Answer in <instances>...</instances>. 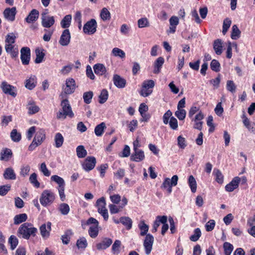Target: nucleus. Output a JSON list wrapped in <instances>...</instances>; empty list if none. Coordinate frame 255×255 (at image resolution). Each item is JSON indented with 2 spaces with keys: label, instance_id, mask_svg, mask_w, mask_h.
<instances>
[{
  "label": "nucleus",
  "instance_id": "09e8293b",
  "mask_svg": "<svg viewBox=\"0 0 255 255\" xmlns=\"http://www.w3.org/2000/svg\"><path fill=\"white\" fill-rule=\"evenodd\" d=\"M76 245L78 249H85L88 245L86 238L84 237L80 238L77 241Z\"/></svg>",
  "mask_w": 255,
  "mask_h": 255
},
{
  "label": "nucleus",
  "instance_id": "69168bd1",
  "mask_svg": "<svg viewBox=\"0 0 255 255\" xmlns=\"http://www.w3.org/2000/svg\"><path fill=\"white\" fill-rule=\"evenodd\" d=\"M227 89L229 91L234 93L236 92V86L234 82L232 80H228L227 82Z\"/></svg>",
  "mask_w": 255,
  "mask_h": 255
},
{
  "label": "nucleus",
  "instance_id": "f704fd0d",
  "mask_svg": "<svg viewBox=\"0 0 255 255\" xmlns=\"http://www.w3.org/2000/svg\"><path fill=\"white\" fill-rule=\"evenodd\" d=\"M138 227L140 230V236H146L149 229L148 226L146 225L143 221H141L138 225Z\"/></svg>",
  "mask_w": 255,
  "mask_h": 255
},
{
  "label": "nucleus",
  "instance_id": "4c0bfd02",
  "mask_svg": "<svg viewBox=\"0 0 255 255\" xmlns=\"http://www.w3.org/2000/svg\"><path fill=\"white\" fill-rule=\"evenodd\" d=\"M172 185H171L170 179L169 178H166L164 179L161 187V188L167 189L168 193L170 194L172 190Z\"/></svg>",
  "mask_w": 255,
  "mask_h": 255
},
{
  "label": "nucleus",
  "instance_id": "3c124183",
  "mask_svg": "<svg viewBox=\"0 0 255 255\" xmlns=\"http://www.w3.org/2000/svg\"><path fill=\"white\" fill-rule=\"evenodd\" d=\"M10 137L11 139L14 142H18L21 139V134L17 131V130L13 129L10 133Z\"/></svg>",
  "mask_w": 255,
  "mask_h": 255
},
{
  "label": "nucleus",
  "instance_id": "a18cd8bd",
  "mask_svg": "<svg viewBox=\"0 0 255 255\" xmlns=\"http://www.w3.org/2000/svg\"><path fill=\"white\" fill-rule=\"evenodd\" d=\"M108 92L107 90L103 89L102 90L101 92V94L99 96V102L100 104H104L105 103L108 98Z\"/></svg>",
  "mask_w": 255,
  "mask_h": 255
},
{
  "label": "nucleus",
  "instance_id": "f3484780",
  "mask_svg": "<svg viewBox=\"0 0 255 255\" xmlns=\"http://www.w3.org/2000/svg\"><path fill=\"white\" fill-rule=\"evenodd\" d=\"M5 50L8 54H10L11 58L17 57L18 54V48L13 44H5Z\"/></svg>",
  "mask_w": 255,
  "mask_h": 255
},
{
  "label": "nucleus",
  "instance_id": "423d86ee",
  "mask_svg": "<svg viewBox=\"0 0 255 255\" xmlns=\"http://www.w3.org/2000/svg\"><path fill=\"white\" fill-rule=\"evenodd\" d=\"M97 22L95 19H91L87 21L84 25L83 31L88 34H93L97 30Z\"/></svg>",
  "mask_w": 255,
  "mask_h": 255
},
{
  "label": "nucleus",
  "instance_id": "774afa93",
  "mask_svg": "<svg viewBox=\"0 0 255 255\" xmlns=\"http://www.w3.org/2000/svg\"><path fill=\"white\" fill-rule=\"evenodd\" d=\"M177 142L178 146L182 149L185 148L187 146L185 138L181 135L178 136Z\"/></svg>",
  "mask_w": 255,
  "mask_h": 255
},
{
  "label": "nucleus",
  "instance_id": "a878e982",
  "mask_svg": "<svg viewBox=\"0 0 255 255\" xmlns=\"http://www.w3.org/2000/svg\"><path fill=\"white\" fill-rule=\"evenodd\" d=\"M36 77L35 76H32L26 80L25 87L29 90H32L36 86Z\"/></svg>",
  "mask_w": 255,
  "mask_h": 255
},
{
  "label": "nucleus",
  "instance_id": "a211bd4d",
  "mask_svg": "<svg viewBox=\"0 0 255 255\" xmlns=\"http://www.w3.org/2000/svg\"><path fill=\"white\" fill-rule=\"evenodd\" d=\"M241 180L239 177H235L233 179L225 186V189L227 191L232 192L235 189L238 187L239 183Z\"/></svg>",
  "mask_w": 255,
  "mask_h": 255
},
{
  "label": "nucleus",
  "instance_id": "ddd939ff",
  "mask_svg": "<svg viewBox=\"0 0 255 255\" xmlns=\"http://www.w3.org/2000/svg\"><path fill=\"white\" fill-rule=\"evenodd\" d=\"M61 106L62 107V111L65 113L66 116H67L70 118L74 117V114L72 111L71 107L67 99L63 100L61 102Z\"/></svg>",
  "mask_w": 255,
  "mask_h": 255
},
{
  "label": "nucleus",
  "instance_id": "8fccbe9b",
  "mask_svg": "<svg viewBox=\"0 0 255 255\" xmlns=\"http://www.w3.org/2000/svg\"><path fill=\"white\" fill-rule=\"evenodd\" d=\"M59 210L63 215H67L70 211V207L66 203H62L59 205Z\"/></svg>",
  "mask_w": 255,
  "mask_h": 255
},
{
  "label": "nucleus",
  "instance_id": "cd10ccee",
  "mask_svg": "<svg viewBox=\"0 0 255 255\" xmlns=\"http://www.w3.org/2000/svg\"><path fill=\"white\" fill-rule=\"evenodd\" d=\"M213 48L217 55H221L222 53V41L220 39L215 40L213 44Z\"/></svg>",
  "mask_w": 255,
  "mask_h": 255
},
{
  "label": "nucleus",
  "instance_id": "7c9ffc66",
  "mask_svg": "<svg viewBox=\"0 0 255 255\" xmlns=\"http://www.w3.org/2000/svg\"><path fill=\"white\" fill-rule=\"evenodd\" d=\"M27 218V215L25 213L16 215L14 218V224L15 225H18L25 222Z\"/></svg>",
  "mask_w": 255,
  "mask_h": 255
},
{
  "label": "nucleus",
  "instance_id": "f03ea898",
  "mask_svg": "<svg viewBox=\"0 0 255 255\" xmlns=\"http://www.w3.org/2000/svg\"><path fill=\"white\" fill-rule=\"evenodd\" d=\"M45 139V131L40 129L36 133L34 137L28 147V150H33L37 146L40 145Z\"/></svg>",
  "mask_w": 255,
  "mask_h": 255
},
{
  "label": "nucleus",
  "instance_id": "de8ad7c7",
  "mask_svg": "<svg viewBox=\"0 0 255 255\" xmlns=\"http://www.w3.org/2000/svg\"><path fill=\"white\" fill-rule=\"evenodd\" d=\"M223 248L225 255H231L234 247L231 244L228 242H225L223 245Z\"/></svg>",
  "mask_w": 255,
  "mask_h": 255
},
{
  "label": "nucleus",
  "instance_id": "f8f14e48",
  "mask_svg": "<svg viewBox=\"0 0 255 255\" xmlns=\"http://www.w3.org/2000/svg\"><path fill=\"white\" fill-rule=\"evenodd\" d=\"M71 36L69 29H66L63 31L59 41V44L63 46H67L70 42Z\"/></svg>",
  "mask_w": 255,
  "mask_h": 255
},
{
  "label": "nucleus",
  "instance_id": "052dcab7",
  "mask_svg": "<svg viewBox=\"0 0 255 255\" xmlns=\"http://www.w3.org/2000/svg\"><path fill=\"white\" fill-rule=\"evenodd\" d=\"M27 108L29 111V114H34L37 113L39 108L38 106L35 105L34 103H29Z\"/></svg>",
  "mask_w": 255,
  "mask_h": 255
},
{
  "label": "nucleus",
  "instance_id": "6e6d98bb",
  "mask_svg": "<svg viewBox=\"0 0 255 255\" xmlns=\"http://www.w3.org/2000/svg\"><path fill=\"white\" fill-rule=\"evenodd\" d=\"M201 236V232L199 228H196L194 231V234L190 236V239L193 242H196Z\"/></svg>",
  "mask_w": 255,
  "mask_h": 255
},
{
  "label": "nucleus",
  "instance_id": "7ed1b4c3",
  "mask_svg": "<svg viewBox=\"0 0 255 255\" xmlns=\"http://www.w3.org/2000/svg\"><path fill=\"white\" fill-rule=\"evenodd\" d=\"M54 199V193L50 190H45L42 193L39 201L41 204L45 207L52 204Z\"/></svg>",
  "mask_w": 255,
  "mask_h": 255
},
{
  "label": "nucleus",
  "instance_id": "1a4fd4ad",
  "mask_svg": "<svg viewBox=\"0 0 255 255\" xmlns=\"http://www.w3.org/2000/svg\"><path fill=\"white\" fill-rule=\"evenodd\" d=\"M55 23L54 17L53 16L47 15V13L41 14V24L45 28H50Z\"/></svg>",
  "mask_w": 255,
  "mask_h": 255
},
{
  "label": "nucleus",
  "instance_id": "13d9d810",
  "mask_svg": "<svg viewBox=\"0 0 255 255\" xmlns=\"http://www.w3.org/2000/svg\"><path fill=\"white\" fill-rule=\"evenodd\" d=\"M98 226H90L89 230L90 236L92 238H95L97 237L99 233Z\"/></svg>",
  "mask_w": 255,
  "mask_h": 255
},
{
  "label": "nucleus",
  "instance_id": "e2e57ef3",
  "mask_svg": "<svg viewBox=\"0 0 255 255\" xmlns=\"http://www.w3.org/2000/svg\"><path fill=\"white\" fill-rule=\"evenodd\" d=\"M29 181L35 187L38 188L40 186V183L37 180V175L35 173H33L29 177Z\"/></svg>",
  "mask_w": 255,
  "mask_h": 255
},
{
  "label": "nucleus",
  "instance_id": "603ef678",
  "mask_svg": "<svg viewBox=\"0 0 255 255\" xmlns=\"http://www.w3.org/2000/svg\"><path fill=\"white\" fill-rule=\"evenodd\" d=\"M137 25L139 28H143L149 26V22L146 17H142L137 21Z\"/></svg>",
  "mask_w": 255,
  "mask_h": 255
},
{
  "label": "nucleus",
  "instance_id": "5fc2aeb1",
  "mask_svg": "<svg viewBox=\"0 0 255 255\" xmlns=\"http://www.w3.org/2000/svg\"><path fill=\"white\" fill-rule=\"evenodd\" d=\"M93 96V93L92 91L85 92L83 94L84 101L86 104H89L91 103Z\"/></svg>",
  "mask_w": 255,
  "mask_h": 255
},
{
  "label": "nucleus",
  "instance_id": "4468645a",
  "mask_svg": "<svg viewBox=\"0 0 255 255\" xmlns=\"http://www.w3.org/2000/svg\"><path fill=\"white\" fill-rule=\"evenodd\" d=\"M16 13V11L15 7L6 8L3 11V15L6 19L10 21H13L15 19Z\"/></svg>",
  "mask_w": 255,
  "mask_h": 255
},
{
  "label": "nucleus",
  "instance_id": "2f4dec72",
  "mask_svg": "<svg viewBox=\"0 0 255 255\" xmlns=\"http://www.w3.org/2000/svg\"><path fill=\"white\" fill-rule=\"evenodd\" d=\"M120 222L126 226L128 230H129L132 227V220L128 217H122L120 218Z\"/></svg>",
  "mask_w": 255,
  "mask_h": 255
},
{
  "label": "nucleus",
  "instance_id": "4be33fe9",
  "mask_svg": "<svg viewBox=\"0 0 255 255\" xmlns=\"http://www.w3.org/2000/svg\"><path fill=\"white\" fill-rule=\"evenodd\" d=\"M39 14V11L37 10L33 9L25 18V21L28 23L33 22L38 19Z\"/></svg>",
  "mask_w": 255,
  "mask_h": 255
},
{
  "label": "nucleus",
  "instance_id": "49530a36",
  "mask_svg": "<svg viewBox=\"0 0 255 255\" xmlns=\"http://www.w3.org/2000/svg\"><path fill=\"white\" fill-rule=\"evenodd\" d=\"M106 205L105 198L104 197L98 199L96 202V206L98 208V211H101L102 209L106 208Z\"/></svg>",
  "mask_w": 255,
  "mask_h": 255
},
{
  "label": "nucleus",
  "instance_id": "6ab92c4d",
  "mask_svg": "<svg viewBox=\"0 0 255 255\" xmlns=\"http://www.w3.org/2000/svg\"><path fill=\"white\" fill-rule=\"evenodd\" d=\"M145 157L143 151L140 149L134 150V152L130 156V159L135 162H139L144 159Z\"/></svg>",
  "mask_w": 255,
  "mask_h": 255
},
{
  "label": "nucleus",
  "instance_id": "473e14b6",
  "mask_svg": "<svg viewBox=\"0 0 255 255\" xmlns=\"http://www.w3.org/2000/svg\"><path fill=\"white\" fill-rule=\"evenodd\" d=\"M188 182L191 191L193 193H195L197 189V183L193 175H190L189 176Z\"/></svg>",
  "mask_w": 255,
  "mask_h": 255
},
{
  "label": "nucleus",
  "instance_id": "5701e85b",
  "mask_svg": "<svg viewBox=\"0 0 255 255\" xmlns=\"http://www.w3.org/2000/svg\"><path fill=\"white\" fill-rule=\"evenodd\" d=\"M112 240L110 238H105L102 242L97 244V250L100 251L105 250L109 247L112 244Z\"/></svg>",
  "mask_w": 255,
  "mask_h": 255
},
{
  "label": "nucleus",
  "instance_id": "393cba45",
  "mask_svg": "<svg viewBox=\"0 0 255 255\" xmlns=\"http://www.w3.org/2000/svg\"><path fill=\"white\" fill-rule=\"evenodd\" d=\"M164 59L162 57H158L154 63L153 73L158 74L160 72L161 68L164 64Z\"/></svg>",
  "mask_w": 255,
  "mask_h": 255
},
{
  "label": "nucleus",
  "instance_id": "79ce46f5",
  "mask_svg": "<svg viewBox=\"0 0 255 255\" xmlns=\"http://www.w3.org/2000/svg\"><path fill=\"white\" fill-rule=\"evenodd\" d=\"M16 36L13 33H10L6 35L5 39V44H13L15 42Z\"/></svg>",
  "mask_w": 255,
  "mask_h": 255
},
{
  "label": "nucleus",
  "instance_id": "37998d69",
  "mask_svg": "<svg viewBox=\"0 0 255 255\" xmlns=\"http://www.w3.org/2000/svg\"><path fill=\"white\" fill-rule=\"evenodd\" d=\"M51 180L57 183L58 184V188L64 187L65 182L64 179L58 175H53L51 177Z\"/></svg>",
  "mask_w": 255,
  "mask_h": 255
},
{
  "label": "nucleus",
  "instance_id": "680f3d73",
  "mask_svg": "<svg viewBox=\"0 0 255 255\" xmlns=\"http://www.w3.org/2000/svg\"><path fill=\"white\" fill-rule=\"evenodd\" d=\"M109 208L110 209V213L112 214L118 213L120 212L122 209L123 208V206H118L114 204H110L109 206Z\"/></svg>",
  "mask_w": 255,
  "mask_h": 255
},
{
  "label": "nucleus",
  "instance_id": "c9c22d12",
  "mask_svg": "<svg viewBox=\"0 0 255 255\" xmlns=\"http://www.w3.org/2000/svg\"><path fill=\"white\" fill-rule=\"evenodd\" d=\"M72 19V16L71 15H66L61 22V25L62 28H66L70 26L71 21Z\"/></svg>",
  "mask_w": 255,
  "mask_h": 255
},
{
  "label": "nucleus",
  "instance_id": "bb28decb",
  "mask_svg": "<svg viewBox=\"0 0 255 255\" xmlns=\"http://www.w3.org/2000/svg\"><path fill=\"white\" fill-rule=\"evenodd\" d=\"M106 128V124L104 122L98 125L95 128L94 132L97 136H101L103 135L105 129Z\"/></svg>",
  "mask_w": 255,
  "mask_h": 255
},
{
  "label": "nucleus",
  "instance_id": "c756f323",
  "mask_svg": "<svg viewBox=\"0 0 255 255\" xmlns=\"http://www.w3.org/2000/svg\"><path fill=\"white\" fill-rule=\"evenodd\" d=\"M95 73L96 74L102 75L106 72V69L105 66L102 64H95L93 67Z\"/></svg>",
  "mask_w": 255,
  "mask_h": 255
},
{
  "label": "nucleus",
  "instance_id": "e433bc0d",
  "mask_svg": "<svg viewBox=\"0 0 255 255\" xmlns=\"http://www.w3.org/2000/svg\"><path fill=\"white\" fill-rule=\"evenodd\" d=\"M112 54L115 57H119L122 59L125 58L126 57L125 52L122 49L115 47L112 51Z\"/></svg>",
  "mask_w": 255,
  "mask_h": 255
},
{
  "label": "nucleus",
  "instance_id": "58836bf2",
  "mask_svg": "<svg viewBox=\"0 0 255 255\" xmlns=\"http://www.w3.org/2000/svg\"><path fill=\"white\" fill-rule=\"evenodd\" d=\"M241 31L238 28L237 25H233L232 28L231 38L233 39L236 40L240 36Z\"/></svg>",
  "mask_w": 255,
  "mask_h": 255
},
{
  "label": "nucleus",
  "instance_id": "9b49d317",
  "mask_svg": "<svg viewBox=\"0 0 255 255\" xmlns=\"http://www.w3.org/2000/svg\"><path fill=\"white\" fill-rule=\"evenodd\" d=\"M96 159L93 156H88L82 164L83 168L87 171L92 170L95 166Z\"/></svg>",
  "mask_w": 255,
  "mask_h": 255
},
{
  "label": "nucleus",
  "instance_id": "aec40b11",
  "mask_svg": "<svg viewBox=\"0 0 255 255\" xmlns=\"http://www.w3.org/2000/svg\"><path fill=\"white\" fill-rule=\"evenodd\" d=\"M113 82L115 85L119 88H123L126 84V80L118 75H114Z\"/></svg>",
  "mask_w": 255,
  "mask_h": 255
},
{
  "label": "nucleus",
  "instance_id": "4d7b16f0",
  "mask_svg": "<svg viewBox=\"0 0 255 255\" xmlns=\"http://www.w3.org/2000/svg\"><path fill=\"white\" fill-rule=\"evenodd\" d=\"M100 16L101 18L105 21L110 19L111 14L107 8H103L101 11Z\"/></svg>",
  "mask_w": 255,
  "mask_h": 255
},
{
  "label": "nucleus",
  "instance_id": "9d476101",
  "mask_svg": "<svg viewBox=\"0 0 255 255\" xmlns=\"http://www.w3.org/2000/svg\"><path fill=\"white\" fill-rule=\"evenodd\" d=\"M20 59L23 65H28L30 59V50L29 47H23L20 50Z\"/></svg>",
  "mask_w": 255,
  "mask_h": 255
},
{
  "label": "nucleus",
  "instance_id": "c03bdc74",
  "mask_svg": "<svg viewBox=\"0 0 255 255\" xmlns=\"http://www.w3.org/2000/svg\"><path fill=\"white\" fill-rule=\"evenodd\" d=\"M213 173L215 174L216 181L219 184H222L224 181V177L221 172L218 169H214Z\"/></svg>",
  "mask_w": 255,
  "mask_h": 255
},
{
  "label": "nucleus",
  "instance_id": "b1692460",
  "mask_svg": "<svg viewBox=\"0 0 255 255\" xmlns=\"http://www.w3.org/2000/svg\"><path fill=\"white\" fill-rule=\"evenodd\" d=\"M3 177L6 180H15L16 174L11 167L6 168L3 173Z\"/></svg>",
  "mask_w": 255,
  "mask_h": 255
},
{
  "label": "nucleus",
  "instance_id": "864d4df0",
  "mask_svg": "<svg viewBox=\"0 0 255 255\" xmlns=\"http://www.w3.org/2000/svg\"><path fill=\"white\" fill-rule=\"evenodd\" d=\"M18 239L17 238L11 235L9 239H8V243L10 245V249L11 250H13L18 245Z\"/></svg>",
  "mask_w": 255,
  "mask_h": 255
},
{
  "label": "nucleus",
  "instance_id": "ea45409f",
  "mask_svg": "<svg viewBox=\"0 0 255 255\" xmlns=\"http://www.w3.org/2000/svg\"><path fill=\"white\" fill-rule=\"evenodd\" d=\"M36 58L35 59V63H40L42 62L43 58L45 56L44 53L39 49L35 50Z\"/></svg>",
  "mask_w": 255,
  "mask_h": 255
},
{
  "label": "nucleus",
  "instance_id": "c85d7f7f",
  "mask_svg": "<svg viewBox=\"0 0 255 255\" xmlns=\"http://www.w3.org/2000/svg\"><path fill=\"white\" fill-rule=\"evenodd\" d=\"M73 233L71 230H67L61 236V240L62 243L64 245H67L69 244L70 241L71 237Z\"/></svg>",
  "mask_w": 255,
  "mask_h": 255
},
{
  "label": "nucleus",
  "instance_id": "72a5a7b5",
  "mask_svg": "<svg viewBox=\"0 0 255 255\" xmlns=\"http://www.w3.org/2000/svg\"><path fill=\"white\" fill-rule=\"evenodd\" d=\"M54 141L55 143V146L57 148H59L63 143L64 137L60 133H57L55 135Z\"/></svg>",
  "mask_w": 255,
  "mask_h": 255
},
{
  "label": "nucleus",
  "instance_id": "f257e3e1",
  "mask_svg": "<svg viewBox=\"0 0 255 255\" xmlns=\"http://www.w3.org/2000/svg\"><path fill=\"white\" fill-rule=\"evenodd\" d=\"M37 229L33 227V225L29 223H24L19 227L17 235L19 237H22L25 239H29L30 236L34 237Z\"/></svg>",
  "mask_w": 255,
  "mask_h": 255
},
{
  "label": "nucleus",
  "instance_id": "0e129e2a",
  "mask_svg": "<svg viewBox=\"0 0 255 255\" xmlns=\"http://www.w3.org/2000/svg\"><path fill=\"white\" fill-rule=\"evenodd\" d=\"M186 112L184 109L177 110L175 113V115L179 120H183L186 117Z\"/></svg>",
  "mask_w": 255,
  "mask_h": 255
},
{
  "label": "nucleus",
  "instance_id": "0eeeda50",
  "mask_svg": "<svg viewBox=\"0 0 255 255\" xmlns=\"http://www.w3.org/2000/svg\"><path fill=\"white\" fill-rule=\"evenodd\" d=\"M66 87L63 88L65 94L70 95L73 93L76 88L75 81L73 78H68L66 80Z\"/></svg>",
  "mask_w": 255,
  "mask_h": 255
},
{
  "label": "nucleus",
  "instance_id": "39448f33",
  "mask_svg": "<svg viewBox=\"0 0 255 255\" xmlns=\"http://www.w3.org/2000/svg\"><path fill=\"white\" fill-rule=\"evenodd\" d=\"M3 93L15 98L17 95L16 87L9 84L6 81H2L0 86Z\"/></svg>",
  "mask_w": 255,
  "mask_h": 255
},
{
  "label": "nucleus",
  "instance_id": "2eb2a0df",
  "mask_svg": "<svg viewBox=\"0 0 255 255\" xmlns=\"http://www.w3.org/2000/svg\"><path fill=\"white\" fill-rule=\"evenodd\" d=\"M51 222H47V225L44 224L40 227V231L41 236L43 238L47 239L50 235V232L51 230Z\"/></svg>",
  "mask_w": 255,
  "mask_h": 255
},
{
  "label": "nucleus",
  "instance_id": "bf43d9fd",
  "mask_svg": "<svg viewBox=\"0 0 255 255\" xmlns=\"http://www.w3.org/2000/svg\"><path fill=\"white\" fill-rule=\"evenodd\" d=\"M211 69L215 72H219L220 70V64L217 60L213 59L210 64Z\"/></svg>",
  "mask_w": 255,
  "mask_h": 255
},
{
  "label": "nucleus",
  "instance_id": "a19ab883",
  "mask_svg": "<svg viewBox=\"0 0 255 255\" xmlns=\"http://www.w3.org/2000/svg\"><path fill=\"white\" fill-rule=\"evenodd\" d=\"M76 152L79 158H84L87 154V151L83 145H79L76 148Z\"/></svg>",
  "mask_w": 255,
  "mask_h": 255
},
{
  "label": "nucleus",
  "instance_id": "6e6552de",
  "mask_svg": "<svg viewBox=\"0 0 255 255\" xmlns=\"http://www.w3.org/2000/svg\"><path fill=\"white\" fill-rule=\"evenodd\" d=\"M153 242V236L150 234H147L143 242V246L145 249V254L147 255H148L151 253Z\"/></svg>",
  "mask_w": 255,
  "mask_h": 255
},
{
  "label": "nucleus",
  "instance_id": "338daca9",
  "mask_svg": "<svg viewBox=\"0 0 255 255\" xmlns=\"http://www.w3.org/2000/svg\"><path fill=\"white\" fill-rule=\"evenodd\" d=\"M39 169L44 176L48 177L50 175V172L47 169L45 162L41 164Z\"/></svg>",
  "mask_w": 255,
  "mask_h": 255
},
{
  "label": "nucleus",
  "instance_id": "20e7f679",
  "mask_svg": "<svg viewBox=\"0 0 255 255\" xmlns=\"http://www.w3.org/2000/svg\"><path fill=\"white\" fill-rule=\"evenodd\" d=\"M154 85V82L152 80L144 81L142 84V88L140 92V95L144 97L149 96L152 92V89Z\"/></svg>",
  "mask_w": 255,
  "mask_h": 255
},
{
  "label": "nucleus",
  "instance_id": "dca6fc26",
  "mask_svg": "<svg viewBox=\"0 0 255 255\" xmlns=\"http://www.w3.org/2000/svg\"><path fill=\"white\" fill-rule=\"evenodd\" d=\"M12 156L11 150L7 148H3L0 153V159L1 161H8Z\"/></svg>",
  "mask_w": 255,
  "mask_h": 255
},
{
  "label": "nucleus",
  "instance_id": "412c9836",
  "mask_svg": "<svg viewBox=\"0 0 255 255\" xmlns=\"http://www.w3.org/2000/svg\"><path fill=\"white\" fill-rule=\"evenodd\" d=\"M167 218L166 216H158L156 217L155 221L154 222L153 228L152 229V233H155L157 231L158 227L160 225V223H166Z\"/></svg>",
  "mask_w": 255,
  "mask_h": 255
}]
</instances>
